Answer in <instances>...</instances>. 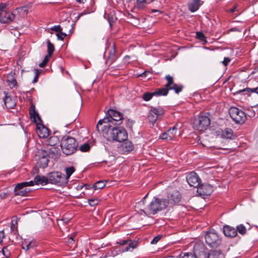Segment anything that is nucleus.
<instances>
[{"mask_svg":"<svg viewBox=\"0 0 258 258\" xmlns=\"http://www.w3.org/2000/svg\"><path fill=\"white\" fill-rule=\"evenodd\" d=\"M15 15L10 11L0 12V22L2 23H9L13 21Z\"/></svg>","mask_w":258,"mask_h":258,"instance_id":"f8f14e48","label":"nucleus"},{"mask_svg":"<svg viewBox=\"0 0 258 258\" xmlns=\"http://www.w3.org/2000/svg\"><path fill=\"white\" fill-rule=\"evenodd\" d=\"M127 132L122 127H114L112 128L107 138L108 141L122 142L127 139Z\"/></svg>","mask_w":258,"mask_h":258,"instance_id":"20e7f679","label":"nucleus"},{"mask_svg":"<svg viewBox=\"0 0 258 258\" xmlns=\"http://www.w3.org/2000/svg\"><path fill=\"white\" fill-rule=\"evenodd\" d=\"M59 143V140L57 136H51L47 140V144L51 146H54Z\"/></svg>","mask_w":258,"mask_h":258,"instance_id":"7c9ffc66","label":"nucleus"},{"mask_svg":"<svg viewBox=\"0 0 258 258\" xmlns=\"http://www.w3.org/2000/svg\"><path fill=\"white\" fill-rule=\"evenodd\" d=\"M177 131V125H174L168 129L166 132L162 134L160 136V139L171 141L175 137Z\"/></svg>","mask_w":258,"mask_h":258,"instance_id":"ddd939ff","label":"nucleus"},{"mask_svg":"<svg viewBox=\"0 0 258 258\" xmlns=\"http://www.w3.org/2000/svg\"><path fill=\"white\" fill-rule=\"evenodd\" d=\"M105 186V182L102 180H100L96 182L95 184H94L93 186L91 187V188H93L94 190L100 189L103 188Z\"/></svg>","mask_w":258,"mask_h":258,"instance_id":"72a5a7b5","label":"nucleus"},{"mask_svg":"<svg viewBox=\"0 0 258 258\" xmlns=\"http://www.w3.org/2000/svg\"><path fill=\"white\" fill-rule=\"evenodd\" d=\"M162 236L161 235H157L155 236L153 240L151 241V243L152 244H156L161 238Z\"/></svg>","mask_w":258,"mask_h":258,"instance_id":"4d7b16f0","label":"nucleus"},{"mask_svg":"<svg viewBox=\"0 0 258 258\" xmlns=\"http://www.w3.org/2000/svg\"><path fill=\"white\" fill-rule=\"evenodd\" d=\"M60 146L63 153L67 155H70L77 150L78 144L74 138L68 136L63 138Z\"/></svg>","mask_w":258,"mask_h":258,"instance_id":"7ed1b4c3","label":"nucleus"},{"mask_svg":"<svg viewBox=\"0 0 258 258\" xmlns=\"http://www.w3.org/2000/svg\"><path fill=\"white\" fill-rule=\"evenodd\" d=\"M18 12L20 13H22L23 15H25L27 13V8L26 7H22L17 9Z\"/></svg>","mask_w":258,"mask_h":258,"instance_id":"09e8293b","label":"nucleus"},{"mask_svg":"<svg viewBox=\"0 0 258 258\" xmlns=\"http://www.w3.org/2000/svg\"><path fill=\"white\" fill-rule=\"evenodd\" d=\"M230 61V58L228 57H224L222 63L224 66H227Z\"/></svg>","mask_w":258,"mask_h":258,"instance_id":"052dcab7","label":"nucleus"},{"mask_svg":"<svg viewBox=\"0 0 258 258\" xmlns=\"http://www.w3.org/2000/svg\"><path fill=\"white\" fill-rule=\"evenodd\" d=\"M223 232L226 237H234L237 235V230L229 225H225L223 227Z\"/></svg>","mask_w":258,"mask_h":258,"instance_id":"a211bd4d","label":"nucleus"},{"mask_svg":"<svg viewBox=\"0 0 258 258\" xmlns=\"http://www.w3.org/2000/svg\"><path fill=\"white\" fill-rule=\"evenodd\" d=\"M186 179L190 186L198 187L201 182L198 175L194 171L189 173L186 177Z\"/></svg>","mask_w":258,"mask_h":258,"instance_id":"9d476101","label":"nucleus"},{"mask_svg":"<svg viewBox=\"0 0 258 258\" xmlns=\"http://www.w3.org/2000/svg\"><path fill=\"white\" fill-rule=\"evenodd\" d=\"M48 158L49 156L47 151L44 150L39 151L36 159L37 165L40 168H45L48 165Z\"/></svg>","mask_w":258,"mask_h":258,"instance_id":"1a4fd4ad","label":"nucleus"},{"mask_svg":"<svg viewBox=\"0 0 258 258\" xmlns=\"http://www.w3.org/2000/svg\"><path fill=\"white\" fill-rule=\"evenodd\" d=\"M217 135L222 139H231L233 136V131L230 128L220 129L217 131Z\"/></svg>","mask_w":258,"mask_h":258,"instance_id":"f3484780","label":"nucleus"},{"mask_svg":"<svg viewBox=\"0 0 258 258\" xmlns=\"http://www.w3.org/2000/svg\"><path fill=\"white\" fill-rule=\"evenodd\" d=\"M104 123L105 124H104L103 126V127L102 128V131L103 134H107L108 136L109 133L110 131H109V128L111 127V125L109 124V123Z\"/></svg>","mask_w":258,"mask_h":258,"instance_id":"37998d69","label":"nucleus"},{"mask_svg":"<svg viewBox=\"0 0 258 258\" xmlns=\"http://www.w3.org/2000/svg\"><path fill=\"white\" fill-rule=\"evenodd\" d=\"M29 113L30 118L33 119L34 122H37V121H41V118L38 113L36 111L35 106L33 104H32L30 107Z\"/></svg>","mask_w":258,"mask_h":258,"instance_id":"412c9836","label":"nucleus"},{"mask_svg":"<svg viewBox=\"0 0 258 258\" xmlns=\"http://www.w3.org/2000/svg\"><path fill=\"white\" fill-rule=\"evenodd\" d=\"M154 92H145L142 95L143 99L145 101H149L153 96H154Z\"/></svg>","mask_w":258,"mask_h":258,"instance_id":"e433bc0d","label":"nucleus"},{"mask_svg":"<svg viewBox=\"0 0 258 258\" xmlns=\"http://www.w3.org/2000/svg\"><path fill=\"white\" fill-rule=\"evenodd\" d=\"M213 191V187L208 183L199 185L197 187L198 194L203 198H205V196H210Z\"/></svg>","mask_w":258,"mask_h":258,"instance_id":"9b49d317","label":"nucleus"},{"mask_svg":"<svg viewBox=\"0 0 258 258\" xmlns=\"http://www.w3.org/2000/svg\"><path fill=\"white\" fill-rule=\"evenodd\" d=\"M8 5L7 3H0V12L2 11H7V7Z\"/></svg>","mask_w":258,"mask_h":258,"instance_id":"864d4df0","label":"nucleus"},{"mask_svg":"<svg viewBox=\"0 0 258 258\" xmlns=\"http://www.w3.org/2000/svg\"><path fill=\"white\" fill-rule=\"evenodd\" d=\"M154 0H137V5L139 9H143L147 5L150 4Z\"/></svg>","mask_w":258,"mask_h":258,"instance_id":"c85d7f7f","label":"nucleus"},{"mask_svg":"<svg viewBox=\"0 0 258 258\" xmlns=\"http://www.w3.org/2000/svg\"><path fill=\"white\" fill-rule=\"evenodd\" d=\"M245 91H250L252 92L258 94V87L255 88H252V89H250V88L244 89L239 91V92H244Z\"/></svg>","mask_w":258,"mask_h":258,"instance_id":"5fc2aeb1","label":"nucleus"},{"mask_svg":"<svg viewBox=\"0 0 258 258\" xmlns=\"http://www.w3.org/2000/svg\"><path fill=\"white\" fill-rule=\"evenodd\" d=\"M38 130V136L40 138H46L49 135V131L45 126L42 125L41 126L37 125Z\"/></svg>","mask_w":258,"mask_h":258,"instance_id":"4be33fe9","label":"nucleus"},{"mask_svg":"<svg viewBox=\"0 0 258 258\" xmlns=\"http://www.w3.org/2000/svg\"><path fill=\"white\" fill-rule=\"evenodd\" d=\"M74 25H75V24H73V25H72L71 29L69 30V34H72V32H73V28H74Z\"/></svg>","mask_w":258,"mask_h":258,"instance_id":"774afa93","label":"nucleus"},{"mask_svg":"<svg viewBox=\"0 0 258 258\" xmlns=\"http://www.w3.org/2000/svg\"><path fill=\"white\" fill-rule=\"evenodd\" d=\"M15 72H11L7 75V80L11 87H15L17 85V82L15 77Z\"/></svg>","mask_w":258,"mask_h":258,"instance_id":"aec40b11","label":"nucleus"},{"mask_svg":"<svg viewBox=\"0 0 258 258\" xmlns=\"http://www.w3.org/2000/svg\"><path fill=\"white\" fill-rule=\"evenodd\" d=\"M130 58V56L128 55H126L123 58V62L125 63H129V59Z\"/></svg>","mask_w":258,"mask_h":258,"instance_id":"680f3d73","label":"nucleus"},{"mask_svg":"<svg viewBox=\"0 0 258 258\" xmlns=\"http://www.w3.org/2000/svg\"><path fill=\"white\" fill-rule=\"evenodd\" d=\"M65 171H66V178H67V183H68L69 178L73 174V173L75 172V168L73 166H70L69 167H67L65 169Z\"/></svg>","mask_w":258,"mask_h":258,"instance_id":"f704fd0d","label":"nucleus"},{"mask_svg":"<svg viewBox=\"0 0 258 258\" xmlns=\"http://www.w3.org/2000/svg\"><path fill=\"white\" fill-rule=\"evenodd\" d=\"M122 119L123 116L121 113L116 110L109 109L107 111L106 116L98 121L96 125V130L99 132V126L101 125L103 123L112 122L116 125H120L122 123Z\"/></svg>","mask_w":258,"mask_h":258,"instance_id":"f257e3e1","label":"nucleus"},{"mask_svg":"<svg viewBox=\"0 0 258 258\" xmlns=\"http://www.w3.org/2000/svg\"><path fill=\"white\" fill-rule=\"evenodd\" d=\"M51 56H48V54L45 55L43 61L39 64V67L42 68L45 67L46 66Z\"/></svg>","mask_w":258,"mask_h":258,"instance_id":"79ce46f5","label":"nucleus"},{"mask_svg":"<svg viewBox=\"0 0 258 258\" xmlns=\"http://www.w3.org/2000/svg\"><path fill=\"white\" fill-rule=\"evenodd\" d=\"M138 22L139 20L137 18L135 17L133 18V22L135 24H138Z\"/></svg>","mask_w":258,"mask_h":258,"instance_id":"338daca9","label":"nucleus"},{"mask_svg":"<svg viewBox=\"0 0 258 258\" xmlns=\"http://www.w3.org/2000/svg\"><path fill=\"white\" fill-rule=\"evenodd\" d=\"M117 243L121 245H125L128 243L127 246L125 248L124 251H132L134 249L136 248L138 245V241L137 240L132 241L131 240H120L117 242Z\"/></svg>","mask_w":258,"mask_h":258,"instance_id":"4468645a","label":"nucleus"},{"mask_svg":"<svg viewBox=\"0 0 258 258\" xmlns=\"http://www.w3.org/2000/svg\"><path fill=\"white\" fill-rule=\"evenodd\" d=\"M99 202L97 199H88V204L90 206L93 207L98 204Z\"/></svg>","mask_w":258,"mask_h":258,"instance_id":"de8ad7c7","label":"nucleus"},{"mask_svg":"<svg viewBox=\"0 0 258 258\" xmlns=\"http://www.w3.org/2000/svg\"><path fill=\"white\" fill-rule=\"evenodd\" d=\"M149 73L148 71H144L143 73L138 75V77H144L147 76V74Z\"/></svg>","mask_w":258,"mask_h":258,"instance_id":"0e129e2a","label":"nucleus"},{"mask_svg":"<svg viewBox=\"0 0 258 258\" xmlns=\"http://www.w3.org/2000/svg\"><path fill=\"white\" fill-rule=\"evenodd\" d=\"M67 35V34L66 33L62 32L61 31L56 34L57 39L59 40H63Z\"/></svg>","mask_w":258,"mask_h":258,"instance_id":"8fccbe9b","label":"nucleus"},{"mask_svg":"<svg viewBox=\"0 0 258 258\" xmlns=\"http://www.w3.org/2000/svg\"><path fill=\"white\" fill-rule=\"evenodd\" d=\"M196 38L201 41L204 42V43H207L206 37L202 32H196Z\"/></svg>","mask_w":258,"mask_h":258,"instance_id":"a19ab883","label":"nucleus"},{"mask_svg":"<svg viewBox=\"0 0 258 258\" xmlns=\"http://www.w3.org/2000/svg\"><path fill=\"white\" fill-rule=\"evenodd\" d=\"M33 71L35 74V77L32 81V83H35L37 82L39 75L41 73L42 71L41 70H39L38 69H34Z\"/></svg>","mask_w":258,"mask_h":258,"instance_id":"c03bdc74","label":"nucleus"},{"mask_svg":"<svg viewBox=\"0 0 258 258\" xmlns=\"http://www.w3.org/2000/svg\"><path fill=\"white\" fill-rule=\"evenodd\" d=\"M208 258H224V255L221 250H211Z\"/></svg>","mask_w":258,"mask_h":258,"instance_id":"a878e982","label":"nucleus"},{"mask_svg":"<svg viewBox=\"0 0 258 258\" xmlns=\"http://www.w3.org/2000/svg\"><path fill=\"white\" fill-rule=\"evenodd\" d=\"M34 181L32 180L28 181V182H23L19 183H18L16 185V188L19 189V188L25 187L27 186H33L34 185Z\"/></svg>","mask_w":258,"mask_h":258,"instance_id":"473e14b6","label":"nucleus"},{"mask_svg":"<svg viewBox=\"0 0 258 258\" xmlns=\"http://www.w3.org/2000/svg\"><path fill=\"white\" fill-rule=\"evenodd\" d=\"M180 258H197L195 254L192 253L185 252L183 255H180Z\"/></svg>","mask_w":258,"mask_h":258,"instance_id":"49530a36","label":"nucleus"},{"mask_svg":"<svg viewBox=\"0 0 258 258\" xmlns=\"http://www.w3.org/2000/svg\"><path fill=\"white\" fill-rule=\"evenodd\" d=\"M168 205L169 202L166 199L154 197L146 210L149 214L155 215L158 212L165 209Z\"/></svg>","mask_w":258,"mask_h":258,"instance_id":"f03ea898","label":"nucleus"},{"mask_svg":"<svg viewBox=\"0 0 258 258\" xmlns=\"http://www.w3.org/2000/svg\"><path fill=\"white\" fill-rule=\"evenodd\" d=\"M47 54L48 56H51L54 50V47L52 43L50 42V41L48 40L47 41Z\"/></svg>","mask_w":258,"mask_h":258,"instance_id":"c9c22d12","label":"nucleus"},{"mask_svg":"<svg viewBox=\"0 0 258 258\" xmlns=\"http://www.w3.org/2000/svg\"><path fill=\"white\" fill-rule=\"evenodd\" d=\"M48 183L62 186L67 184V178L66 175L60 172L55 171L48 174Z\"/></svg>","mask_w":258,"mask_h":258,"instance_id":"423d86ee","label":"nucleus"},{"mask_svg":"<svg viewBox=\"0 0 258 258\" xmlns=\"http://www.w3.org/2000/svg\"><path fill=\"white\" fill-rule=\"evenodd\" d=\"M123 142L119 147V150L122 154H128L134 150V146L131 141L126 139L125 141H123Z\"/></svg>","mask_w":258,"mask_h":258,"instance_id":"2eb2a0df","label":"nucleus"},{"mask_svg":"<svg viewBox=\"0 0 258 258\" xmlns=\"http://www.w3.org/2000/svg\"><path fill=\"white\" fill-rule=\"evenodd\" d=\"M4 101L7 108H13L16 105V102L15 100L11 96L6 95L4 98Z\"/></svg>","mask_w":258,"mask_h":258,"instance_id":"5701e85b","label":"nucleus"},{"mask_svg":"<svg viewBox=\"0 0 258 258\" xmlns=\"http://www.w3.org/2000/svg\"><path fill=\"white\" fill-rule=\"evenodd\" d=\"M210 124L209 118L206 116H200L195 118L193 126L195 130L203 131L207 128Z\"/></svg>","mask_w":258,"mask_h":258,"instance_id":"6e6552de","label":"nucleus"},{"mask_svg":"<svg viewBox=\"0 0 258 258\" xmlns=\"http://www.w3.org/2000/svg\"><path fill=\"white\" fill-rule=\"evenodd\" d=\"M34 182L37 185H46L48 183V176L45 177L44 176L37 175L34 178Z\"/></svg>","mask_w":258,"mask_h":258,"instance_id":"b1692460","label":"nucleus"},{"mask_svg":"<svg viewBox=\"0 0 258 258\" xmlns=\"http://www.w3.org/2000/svg\"><path fill=\"white\" fill-rule=\"evenodd\" d=\"M5 237L4 232L3 231H0V243L3 242V239Z\"/></svg>","mask_w":258,"mask_h":258,"instance_id":"e2e57ef3","label":"nucleus"},{"mask_svg":"<svg viewBox=\"0 0 258 258\" xmlns=\"http://www.w3.org/2000/svg\"><path fill=\"white\" fill-rule=\"evenodd\" d=\"M165 79L167 81V83L165 86L167 89H168V88L171 87V85L173 86V84H175L173 82V77L170 76V75H166L165 77Z\"/></svg>","mask_w":258,"mask_h":258,"instance_id":"ea45409f","label":"nucleus"},{"mask_svg":"<svg viewBox=\"0 0 258 258\" xmlns=\"http://www.w3.org/2000/svg\"><path fill=\"white\" fill-rule=\"evenodd\" d=\"M192 1L188 4L189 10L191 12H196L200 7V0H191Z\"/></svg>","mask_w":258,"mask_h":258,"instance_id":"393cba45","label":"nucleus"},{"mask_svg":"<svg viewBox=\"0 0 258 258\" xmlns=\"http://www.w3.org/2000/svg\"><path fill=\"white\" fill-rule=\"evenodd\" d=\"M237 232H238L239 234L243 235L246 233V227L243 224H240L237 226L236 228Z\"/></svg>","mask_w":258,"mask_h":258,"instance_id":"58836bf2","label":"nucleus"},{"mask_svg":"<svg viewBox=\"0 0 258 258\" xmlns=\"http://www.w3.org/2000/svg\"><path fill=\"white\" fill-rule=\"evenodd\" d=\"M90 148V145L88 143H84L80 147V150L82 152L88 151Z\"/></svg>","mask_w":258,"mask_h":258,"instance_id":"a18cd8bd","label":"nucleus"},{"mask_svg":"<svg viewBox=\"0 0 258 258\" xmlns=\"http://www.w3.org/2000/svg\"><path fill=\"white\" fill-rule=\"evenodd\" d=\"M31 190V189L25 187L16 189L15 187L14 189L15 195L21 196H26Z\"/></svg>","mask_w":258,"mask_h":258,"instance_id":"bb28decb","label":"nucleus"},{"mask_svg":"<svg viewBox=\"0 0 258 258\" xmlns=\"http://www.w3.org/2000/svg\"><path fill=\"white\" fill-rule=\"evenodd\" d=\"M168 89L166 88L158 89L154 92L155 96H166L168 93Z\"/></svg>","mask_w":258,"mask_h":258,"instance_id":"c756f323","label":"nucleus"},{"mask_svg":"<svg viewBox=\"0 0 258 258\" xmlns=\"http://www.w3.org/2000/svg\"><path fill=\"white\" fill-rule=\"evenodd\" d=\"M50 29L57 33H59V32L62 31V28H61L60 25L53 26L50 28Z\"/></svg>","mask_w":258,"mask_h":258,"instance_id":"6e6d98bb","label":"nucleus"},{"mask_svg":"<svg viewBox=\"0 0 258 258\" xmlns=\"http://www.w3.org/2000/svg\"><path fill=\"white\" fill-rule=\"evenodd\" d=\"M255 111L252 109V108H250L248 110V112L247 113V115H248L249 117H253L255 115Z\"/></svg>","mask_w":258,"mask_h":258,"instance_id":"bf43d9fd","label":"nucleus"},{"mask_svg":"<svg viewBox=\"0 0 258 258\" xmlns=\"http://www.w3.org/2000/svg\"><path fill=\"white\" fill-rule=\"evenodd\" d=\"M35 246V242L28 239H24L22 241V248L25 251L33 249Z\"/></svg>","mask_w":258,"mask_h":258,"instance_id":"6ab92c4d","label":"nucleus"},{"mask_svg":"<svg viewBox=\"0 0 258 258\" xmlns=\"http://www.w3.org/2000/svg\"><path fill=\"white\" fill-rule=\"evenodd\" d=\"M1 251L2 252L3 254L6 257H9L10 256V252L7 247H3Z\"/></svg>","mask_w":258,"mask_h":258,"instance_id":"3c124183","label":"nucleus"},{"mask_svg":"<svg viewBox=\"0 0 258 258\" xmlns=\"http://www.w3.org/2000/svg\"><path fill=\"white\" fill-rule=\"evenodd\" d=\"M75 236V234H74V235H72L71 236L69 237L67 242V244L68 245H70V244H72L74 243L75 242V240H74V237Z\"/></svg>","mask_w":258,"mask_h":258,"instance_id":"13d9d810","label":"nucleus"},{"mask_svg":"<svg viewBox=\"0 0 258 258\" xmlns=\"http://www.w3.org/2000/svg\"><path fill=\"white\" fill-rule=\"evenodd\" d=\"M151 108L153 113L155 114L158 118L159 116L164 115L165 112L164 109L161 106L157 107L151 106Z\"/></svg>","mask_w":258,"mask_h":258,"instance_id":"cd10ccee","label":"nucleus"},{"mask_svg":"<svg viewBox=\"0 0 258 258\" xmlns=\"http://www.w3.org/2000/svg\"><path fill=\"white\" fill-rule=\"evenodd\" d=\"M207 244L211 248H217L222 242V238L218 233L214 229L207 231L205 235Z\"/></svg>","mask_w":258,"mask_h":258,"instance_id":"39448f33","label":"nucleus"},{"mask_svg":"<svg viewBox=\"0 0 258 258\" xmlns=\"http://www.w3.org/2000/svg\"><path fill=\"white\" fill-rule=\"evenodd\" d=\"M232 119L237 124H242L246 119V115L244 112L235 107H231L229 110Z\"/></svg>","mask_w":258,"mask_h":258,"instance_id":"0eeeda50","label":"nucleus"},{"mask_svg":"<svg viewBox=\"0 0 258 258\" xmlns=\"http://www.w3.org/2000/svg\"><path fill=\"white\" fill-rule=\"evenodd\" d=\"M181 196L179 192L177 190H174L172 192L168 194L167 200L169 204H175L178 203L180 200Z\"/></svg>","mask_w":258,"mask_h":258,"instance_id":"dca6fc26","label":"nucleus"},{"mask_svg":"<svg viewBox=\"0 0 258 258\" xmlns=\"http://www.w3.org/2000/svg\"><path fill=\"white\" fill-rule=\"evenodd\" d=\"M148 119L150 122L152 123V124H154L158 119L157 116L156 115V114L153 113L152 112V109L151 108L148 112Z\"/></svg>","mask_w":258,"mask_h":258,"instance_id":"2f4dec72","label":"nucleus"},{"mask_svg":"<svg viewBox=\"0 0 258 258\" xmlns=\"http://www.w3.org/2000/svg\"><path fill=\"white\" fill-rule=\"evenodd\" d=\"M183 88V86L182 85H178L177 84H173V86L168 88V90H173L177 94L180 92Z\"/></svg>","mask_w":258,"mask_h":258,"instance_id":"4c0bfd02","label":"nucleus"},{"mask_svg":"<svg viewBox=\"0 0 258 258\" xmlns=\"http://www.w3.org/2000/svg\"><path fill=\"white\" fill-rule=\"evenodd\" d=\"M7 194L5 192L2 193L0 194V198L2 199H4L7 198Z\"/></svg>","mask_w":258,"mask_h":258,"instance_id":"69168bd1","label":"nucleus"},{"mask_svg":"<svg viewBox=\"0 0 258 258\" xmlns=\"http://www.w3.org/2000/svg\"><path fill=\"white\" fill-rule=\"evenodd\" d=\"M115 46L113 45V46H112V51H111L109 53L108 58L109 59H111L113 60L114 58V57H115Z\"/></svg>","mask_w":258,"mask_h":258,"instance_id":"603ef678","label":"nucleus"}]
</instances>
